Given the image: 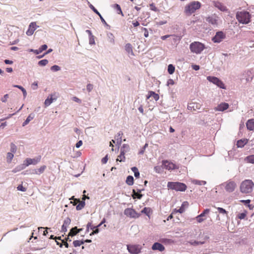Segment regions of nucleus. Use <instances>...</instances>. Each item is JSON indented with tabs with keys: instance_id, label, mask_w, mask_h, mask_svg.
<instances>
[{
	"instance_id": "nucleus-12",
	"label": "nucleus",
	"mask_w": 254,
	"mask_h": 254,
	"mask_svg": "<svg viewBox=\"0 0 254 254\" xmlns=\"http://www.w3.org/2000/svg\"><path fill=\"white\" fill-rule=\"evenodd\" d=\"M41 156H38L35 158H26L23 162L25 167H27L30 165H36L38 164L41 160Z\"/></svg>"
},
{
	"instance_id": "nucleus-34",
	"label": "nucleus",
	"mask_w": 254,
	"mask_h": 254,
	"mask_svg": "<svg viewBox=\"0 0 254 254\" xmlns=\"http://www.w3.org/2000/svg\"><path fill=\"white\" fill-rule=\"evenodd\" d=\"M125 50L128 53L133 55L132 46L130 44L127 43L125 46Z\"/></svg>"
},
{
	"instance_id": "nucleus-40",
	"label": "nucleus",
	"mask_w": 254,
	"mask_h": 254,
	"mask_svg": "<svg viewBox=\"0 0 254 254\" xmlns=\"http://www.w3.org/2000/svg\"><path fill=\"white\" fill-rule=\"evenodd\" d=\"M247 142V140H239L237 141V145L238 147H243Z\"/></svg>"
},
{
	"instance_id": "nucleus-64",
	"label": "nucleus",
	"mask_w": 254,
	"mask_h": 254,
	"mask_svg": "<svg viewBox=\"0 0 254 254\" xmlns=\"http://www.w3.org/2000/svg\"><path fill=\"white\" fill-rule=\"evenodd\" d=\"M47 46L46 44H44L42 45L40 48L39 50H41V52H42L43 51L46 50L47 49Z\"/></svg>"
},
{
	"instance_id": "nucleus-21",
	"label": "nucleus",
	"mask_w": 254,
	"mask_h": 254,
	"mask_svg": "<svg viewBox=\"0 0 254 254\" xmlns=\"http://www.w3.org/2000/svg\"><path fill=\"white\" fill-rule=\"evenodd\" d=\"M153 250H158L160 252H162L165 250L164 246L159 243H155L152 247Z\"/></svg>"
},
{
	"instance_id": "nucleus-57",
	"label": "nucleus",
	"mask_w": 254,
	"mask_h": 254,
	"mask_svg": "<svg viewBox=\"0 0 254 254\" xmlns=\"http://www.w3.org/2000/svg\"><path fill=\"white\" fill-rule=\"evenodd\" d=\"M217 209L218 210V211H219V213H222V214H227V211L225 210V209H223V208H221V207H217Z\"/></svg>"
},
{
	"instance_id": "nucleus-43",
	"label": "nucleus",
	"mask_w": 254,
	"mask_h": 254,
	"mask_svg": "<svg viewBox=\"0 0 254 254\" xmlns=\"http://www.w3.org/2000/svg\"><path fill=\"white\" fill-rule=\"evenodd\" d=\"M114 8L116 9L117 11V12L118 14H121L122 15H123L121 6L118 4H115L114 5Z\"/></svg>"
},
{
	"instance_id": "nucleus-1",
	"label": "nucleus",
	"mask_w": 254,
	"mask_h": 254,
	"mask_svg": "<svg viewBox=\"0 0 254 254\" xmlns=\"http://www.w3.org/2000/svg\"><path fill=\"white\" fill-rule=\"evenodd\" d=\"M254 183L251 180H245L240 184V190L244 194H250L253 191Z\"/></svg>"
},
{
	"instance_id": "nucleus-52",
	"label": "nucleus",
	"mask_w": 254,
	"mask_h": 254,
	"mask_svg": "<svg viewBox=\"0 0 254 254\" xmlns=\"http://www.w3.org/2000/svg\"><path fill=\"white\" fill-rule=\"evenodd\" d=\"M89 3V6L90 7V8L93 10V11L96 13L98 15H100V13L99 12V11L94 7V6L91 4V3H90L89 2H88Z\"/></svg>"
},
{
	"instance_id": "nucleus-61",
	"label": "nucleus",
	"mask_w": 254,
	"mask_h": 254,
	"mask_svg": "<svg viewBox=\"0 0 254 254\" xmlns=\"http://www.w3.org/2000/svg\"><path fill=\"white\" fill-rule=\"evenodd\" d=\"M95 230H93V232L90 234V235H94V234H96L97 233H99V229H98V228L96 227L95 226V228L94 229Z\"/></svg>"
},
{
	"instance_id": "nucleus-7",
	"label": "nucleus",
	"mask_w": 254,
	"mask_h": 254,
	"mask_svg": "<svg viewBox=\"0 0 254 254\" xmlns=\"http://www.w3.org/2000/svg\"><path fill=\"white\" fill-rule=\"evenodd\" d=\"M222 185L224 186L226 191L228 192L234 191L237 187L236 183L232 180H229L224 183Z\"/></svg>"
},
{
	"instance_id": "nucleus-29",
	"label": "nucleus",
	"mask_w": 254,
	"mask_h": 254,
	"mask_svg": "<svg viewBox=\"0 0 254 254\" xmlns=\"http://www.w3.org/2000/svg\"><path fill=\"white\" fill-rule=\"evenodd\" d=\"M122 135L123 133L121 131L119 132L115 137V139L116 140L117 144L118 145H121L122 142Z\"/></svg>"
},
{
	"instance_id": "nucleus-18",
	"label": "nucleus",
	"mask_w": 254,
	"mask_h": 254,
	"mask_svg": "<svg viewBox=\"0 0 254 254\" xmlns=\"http://www.w3.org/2000/svg\"><path fill=\"white\" fill-rule=\"evenodd\" d=\"M209 209H205L202 213H201L200 215L196 217V219L198 223H201L202 222H203L205 219V218H203L202 217H204L206 214L209 213Z\"/></svg>"
},
{
	"instance_id": "nucleus-20",
	"label": "nucleus",
	"mask_w": 254,
	"mask_h": 254,
	"mask_svg": "<svg viewBox=\"0 0 254 254\" xmlns=\"http://www.w3.org/2000/svg\"><path fill=\"white\" fill-rule=\"evenodd\" d=\"M46 168L47 167L46 165L41 166L39 169L33 170L30 174L39 175L44 173Z\"/></svg>"
},
{
	"instance_id": "nucleus-46",
	"label": "nucleus",
	"mask_w": 254,
	"mask_h": 254,
	"mask_svg": "<svg viewBox=\"0 0 254 254\" xmlns=\"http://www.w3.org/2000/svg\"><path fill=\"white\" fill-rule=\"evenodd\" d=\"M154 170L156 173L160 174L163 172V168L161 166H157L154 167Z\"/></svg>"
},
{
	"instance_id": "nucleus-25",
	"label": "nucleus",
	"mask_w": 254,
	"mask_h": 254,
	"mask_svg": "<svg viewBox=\"0 0 254 254\" xmlns=\"http://www.w3.org/2000/svg\"><path fill=\"white\" fill-rule=\"evenodd\" d=\"M70 199H74L75 201L79 202V203L76 206V208L77 210H81L85 205V201L82 200L80 201L79 199H74V196H72Z\"/></svg>"
},
{
	"instance_id": "nucleus-8",
	"label": "nucleus",
	"mask_w": 254,
	"mask_h": 254,
	"mask_svg": "<svg viewBox=\"0 0 254 254\" xmlns=\"http://www.w3.org/2000/svg\"><path fill=\"white\" fill-rule=\"evenodd\" d=\"M124 214L131 218H137L140 216V214L137 213L132 208H127L124 210Z\"/></svg>"
},
{
	"instance_id": "nucleus-16",
	"label": "nucleus",
	"mask_w": 254,
	"mask_h": 254,
	"mask_svg": "<svg viewBox=\"0 0 254 254\" xmlns=\"http://www.w3.org/2000/svg\"><path fill=\"white\" fill-rule=\"evenodd\" d=\"M229 105L228 103L222 102L214 108L215 111L223 112L228 109Z\"/></svg>"
},
{
	"instance_id": "nucleus-13",
	"label": "nucleus",
	"mask_w": 254,
	"mask_h": 254,
	"mask_svg": "<svg viewBox=\"0 0 254 254\" xmlns=\"http://www.w3.org/2000/svg\"><path fill=\"white\" fill-rule=\"evenodd\" d=\"M58 96L56 93L50 94L44 102L45 107L49 106L54 101H56Z\"/></svg>"
},
{
	"instance_id": "nucleus-26",
	"label": "nucleus",
	"mask_w": 254,
	"mask_h": 254,
	"mask_svg": "<svg viewBox=\"0 0 254 254\" xmlns=\"http://www.w3.org/2000/svg\"><path fill=\"white\" fill-rule=\"evenodd\" d=\"M246 126L249 130L254 131V119L249 120L246 123Z\"/></svg>"
},
{
	"instance_id": "nucleus-45",
	"label": "nucleus",
	"mask_w": 254,
	"mask_h": 254,
	"mask_svg": "<svg viewBox=\"0 0 254 254\" xmlns=\"http://www.w3.org/2000/svg\"><path fill=\"white\" fill-rule=\"evenodd\" d=\"M16 150H17L16 146L13 143H10L11 153L14 154L16 152Z\"/></svg>"
},
{
	"instance_id": "nucleus-3",
	"label": "nucleus",
	"mask_w": 254,
	"mask_h": 254,
	"mask_svg": "<svg viewBox=\"0 0 254 254\" xmlns=\"http://www.w3.org/2000/svg\"><path fill=\"white\" fill-rule=\"evenodd\" d=\"M236 17L237 20L241 23L246 24L251 21V15L246 11L237 12Z\"/></svg>"
},
{
	"instance_id": "nucleus-10",
	"label": "nucleus",
	"mask_w": 254,
	"mask_h": 254,
	"mask_svg": "<svg viewBox=\"0 0 254 254\" xmlns=\"http://www.w3.org/2000/svg\"><path fill=\"white\" fill-rule=\"evenodd\" d=\"M207 79L209 81L213 83L214 84L216 85L218 87L222 89H225V85L223 82L219 79H218L217 77L208 76L207 77Z\"/></svg>"
},
{
	"instance_id": "nucleus-42",
	"label": "nucleus",
	"mask_w": 254,
	"mask_h": 254,
	"mask_svg": "<svg viewBox=\"0 0 254 254\" xmlns=\"http://www.w3.org/2000/svg\"><path fill=\"white\" fill-rule=\"evenodd\" d=\"M83 244V241L75 240L73 242V245L75 247H79Z\"/></svg>"
},
{
	"instance_id": "nucleus-55",
	"label": "nucleus",
	"mask_w": 254,
	"mask_h": 254,
	"mask_svg": "<svg viewBox=\"0 0 254 254\" xmlns=\"http://www.w3.org/2000/svg\"><path fill=\"white\" fill-rule=\"evenodd\" d=\"M17 189L18 190H20V191H21L23 192H25L26 191V189L25 188H24L22 185H19L17 187Z\"/></svg>"
},
{
	"instance_id": "nucleus-35",
	"label": "nucleus",
	"mask_w": 254,
	"mask_h": 254,
	"mask_svg": "<svg viewBox=\"0 0 254 254\" xmlns=\"http://www.w3.org/2000/svg\"><path fill=\"white\" fill-rule=\"evenodd\" d=\"M125 154L120 152V154L118 156L116 161L119 162H125Z\"/></svg>"
},
{
	"instance_id": "nucleus-24",
	"label": "nucleus",
	"mask_w": 254,
	"mask_h": 254,
	"mask_svg": "<svg viewBox=\"0 0 254 254\" xmlns=\"http://www.w3.org/2000/svg\"><path fill=\"white\" fill-rule=\"evenodd\" d=\"M200 108V105L199 104L195 103H191L188 105V109L189 110H196L197 109H199Z\"/></svg>"
},
{
	"instance_id": "nucleus-41",
	"label": "nucleus",
	"mask_w": 254,
	"mask_h": 254,
	"mask_svg": "<svg viewBox=\"0 0 254 254\" xmlns=\"http://www.w3.org/2000/svg\"><path fill=\"white\" fill-rule=\"evenodd\" d=\"M175 66L173 64H169L168 66V71L169 73L170 74H173L175 71Z\"/></svg>"
},
{
	"instance_id": "nucleus-14",
	"label": "nucleus",
	"mask_w": 254,
	"mask_h": 254,
	"mask_svg": "<svg viewBox=\"0 0 254 254\" xmlns=\"http://www.w3.org/2000/svg\"><path fill=\"white\" fill-rule=\"evenodd\" d=\"M39 27L37 25L36 22H32L30 23L28 26V29L27 30L26 34L28 36H31L33 34L34 31Z\"/></svg>"
},
{
	"instance_id": "nucleus-15",
	"label": "nucleus",
	"mask_w": 254,
	"mask_h": 254,
	"mask_svg": "<svg viewBox=\"0 0 254 254\" xmlns=\"http://www.w3.org/2000/svg\"><path fill=\"white\" fill-rule=\"evenodd\" d=\"M225 35L223 32H217L215 36L212 38V41L214 43H220L225 38Z\"/></svg>"
},
{
	"instance_id": "nucleus-11",
	"label": "nucleus",
	"mask_w": 254,
	"mask_h": 254,
	"mask_svg": "<svg viewBox=\"0 0 254 254\" xmlns=\"http://www.w3.org/2000/svg\"><path fill=\"white\" fill-rule=\"evenodd\" d=\"M162 163L164 168L169 171L179 168V167H178L175 164L167 160H163L162 161Z\"/></svg>"
},
{
	"instance_id": "nucleus-27",
	"label": "nucleus",
	"mask_w": 254,
	"mask_h": 254,
	"mask_svg": "<svg viewBox=\"0 0 254 254\" xmlns=\"http://www.w3.org/2000/svg\"><path fill=\"white\" fill-rule=\"evenodd\" d=\"M26 168L24 163L22 164L17 166L15 168L12 170V172L15 173L19 172Z\"/></svg>"
},
{
	"instance_id": "nucleus-51",
	"label": "nucleus",
	"mask_w": 254,
	"mask_h": 254,
	"mask_svg": "<svg viewBox=\"0 0 254 254\" xmlns=\"http://www.w3.org/2000/svg\"><path fill=\"white\" fill-rule=\"evenodd\" d=\"M189 243L191 245H198L199 244H204L203 242H198L196 241H191L189 242Z\"/></svg>"
},
{
	"instance_id": "nucleus-54",
	"label": "nucleus",
	"mask_w": 254,
	"mask_h": 254,
	"mask_svg": "<svg viewBox=\"0 0 254 254\" xmlns=\"http://www.w3.org/2000/svg\"><path fill=\"white\" fill-rule=\"evenodd\" d=\"M151 94H152V97H153L155 101H157L159 99V96L158 94L155 93L153 91H151Z\"/></svg>"
},
{
	"instance_id": "nucleus-39",
	"label": "nucleus",
	"mask_w": 254,
	"mask_h": 254,
	"mask_svg": "<svg viewBox=\"0 0 254 254\" xmlns=\"http://www.w3.org/2000/svg\"><path fill=\"white\" fill-rule=\"evenodd\" d=\"M76 231H77V227H76L72 228L70 230V232L68 233V236L73 237V236L76 235L78 233V232H77Z\"/></svg>"
},
{
	"instance_id": "nucleus-17",
	"label": "nucleus",
	"mask_w": 254,
	"mask_h": 254,
	"mask_svg": "<svg viewBox=\"0 0 254 254\" xmlns=\"http://www.w3.org/2000/svg\"><path fill=\"white\" fill-rule=\"evenodd\" d=\"M219 17L215 14L212 15L210 16H208L206 18V21L213 25H217L218 23V21L219 20Z\"/></svg>"
},
{
	"instance_id": "nucleus-19",
	"label": "nucleus",
	"mask_w": 254,
	"mask_h": 254,
	"mask_svg": "<svg viewBox=\"0 0 254 254\" xmlns=\"http://www.w3.org/2000/svg\"><path fill=\"white\" fill-rule=\"evenodd\" d=\"M70 222H71L70 219L69 217H66L64 221V224L62 225L61 231L63 232H66L67 227L70 224Z\"/></svg>"
},
{
	"instance_id": "nucleus-56",
	"label": "nucleus",
	"mask_w": 254,
	"mask_h": 254,
	"mask_svg": "<svg viewBox=\"0 0 254 254\" xmlns=\"http://www.w3.org/2000/svg\"><path fill=\"white\" fill-rule=\"evenodd\" d=\"M93 85L91 84H90V83L88 84L86 86V89L88 92H91L92 91V90L93 89Z\"/></svg>"
},
{
	"instance_id": "nucleus-59",
	"label": "nucleus",
	"mask_w": 254,
	"mask_h": 254,
	"mask_svg": "<svg viewBox=\"0 0 254 254\" xmlns=\"http://www.w3.org/2000/svg\"><path fill=\"white\" fill-rule=\"evenodd\" d=\"M8 95L7 94L4 95V96L1 98V101L2 102H6L7 101V99L8 98Z\"/></svg>"
},
{
	"instance_id": "nucleus-60",
	"label": "nucleus",
	"mask_w": 254,
	"mask_h": 254,
	"mask_svg": "<svg viewBox=\"0 0 254 254\" xmlns=\"http://www.w3.org/2000/svg\"><path fill=\"white\" fill-rule=\"evenodd\" d=\"M72 100L73 101H74V102L78 103H81V100L79 98H78V97H75H75H73L72 98Z\"/></svg>"
},
{
	"instance_id": "nucleus-62",
	"label": "nucleus",
	"mask_w": 254,
	"mask_h": 254,
	"mask_svg": "<svg viewBox=\"0 0 254 254\" xmlns=\"http://www.w3.org/2000/svg\"><path fill=\"white\" fill-rule=\"evenodd\" d=\"M108 155H107L105 157H104L102 159V163L103 164H106L107 161H108Z\"/></svg>"
},
{
	"instance_id": "nucleus-9",
	"label": "nucleus",
	"mask_w": 254,
	"mask_h": 254,
	"mask_svg": "<svg viewBox=\"0 0 254 254\" xmlns=\"http://www.w3.org/2000/svg\"><path fill=\"white\" fill-rule=\"evenodd\" d=\"M253 77V72L250 70H247L243 72L241 80H245L247 83H249L252 81Z\"/></svg>"
},
{
	"instance_id": "nucleus-22",
	"label": "nucleus",
	"mask_w": 254,
	"mask_h": 254,
	"mask_svg": "<svg viewBox=\"0 0 254 254\" xmlns=\"http://www.w3.org/2000/svg\"><path fill=\"white\" fill-rule=\"evenodd\" d=\"M188 206V202L187 201H184L182 204L181 207L178 210L175 209L174 211L176 212H179L180 213H182L185 211L186 208H187Z\"/></svg>"
},
{
	"instance_id": "nucleus-31",
	"label": "nucleus",
	"mask_w": 254,
	"mask_h": 254,
	"mask_svg": "<svg viewBox=\"0 0 254 254\" xmlns=\"http://www.w3.org/2000/svg\"><path fill=\"white\" fill-rule=\"evenodd\" d=\"M152 212V210L150 207H144L141 211V213L146 214L149 218H150V213Z\"/></svg>"
},
{
	"instance_id": "nucleus-2",
	"label": "nucleus",
	"mask_w": 254,
	"mask_h": 254,
	"mask_svg": "<svg viewBox=\"0 0 254 254\" xmlns=\"http://www.w3.org/2000/svg\"><path fill=\"white\" fill-rule=\"evenodd\" d=\"M201 6V3L198 1H192L185 6L184 12L186 15H190L196 10L199 9Z\"/></svg>"
},
{
	"instance_id": "nucleus-38",
	"label": "nucleus",
	"mask_w": 254,
	"mask_h": 254,
	"mask_svg": "<svg viewBox=\"0 0 254 254\" xmlns=\"http://www.w3.org/2000/svg\"><path fill=\"white\" fill-rule=\"evenodd\" d=\"M126 183L129 186H132L133 184V178L131 176H128L126 179Z\"/></svg>"
},
{
	"instance_id": "nucleus-37",
	"label": "nucleus",
	"mask_w": 254,
	"mask_h": 254,
	"mask_svg": "<svg viewBox=\"0 0 254 254\" xmlns=\"http://www.w3.org/2000/svg\"><path fill=\"white\" fill-rule=\"evenodd\" d=\"M191 182L195 185H205L206 184V182L204 181H199L197 180H193L191 181Z\"/></svg>"
},
{
	"instance_id": "nucleus-28",
	"label": "nucleus",
	"mask_w": 254,
	"mask_h": 254,
	"mask_svg": "<svg viewBox=\"0 0 254 254\" xmlns=\"http://www.w3.org/2000/svg\"><path fill=\"white\" fill-rule=\"evenodd\" d=\"M129 150L130 147L129 145L127 144H124L121 148L120 152L125 154L126 153L128 152L129 151Z\"/></svg>"
},
{
	"instance_id": "nucleus-63",
	"label": "nucleus",
	"mask_w": 254,
	"mask_h": 254,
	"mask_svg": "<svg viewBox=\"0 0 254 254\" xmlns=\"http://www.w3.org/2000/svg\"><path fill=\"white\" fill-rule=\"evenodd\" d=\"M32 87L33 88V89L34 90H36L37 89V87H38V83L37 82H34V83H32Z\"/></svg>"
},
{
	"instance_id": "nucleus-32",
	"label": "nucleus",
	"mask_w": 254,
	"mask_h": 254,
	"mask_svg": "<svg viewBox=\"0 0 254 254\" xmlns=\"http://www.w3.org/2000/svg\"><path fill=\"white\" fill-rule=\"evenodd\" d=\"M141 190H138L137 192H136L134 190H133V194L132 195L133 198L137 197L138 199H141L142 196V194H140L139 192H141Z\"/></svg>"
},
{
	"instance_id": "nucleus-4",
	"label": "nucleus",
	"mask_w": 254,
	"mask_h": 254,
	"mask_svg": "<svg viewBox=\"0 0 254 254\" xmlns=\"http://www.w3.org/2000/svg\"><path fill=\"white\" fill-rule=\"evenodd\" d=\"M205 48L204 45L199 42H193L190 45V51L196 54H200Z\"/></svg>"
},
{
	"instance_id": "nucleus-48",
	"label": "nucleus",
	"mask_w": 254,
	"mask_h": 254,
	"mask_svg": "<svg viewBox=\"0 0 254 254\" xmlns=\"http://www.w3.org/2000/svg\"><path fill=\"white\" fill-rule=\"evenodd\" d=\"M51 70L53 71H58L61 70V67L57 65H54L51 67Z\"/></svg>"
},
{
	"instance_id": "nucleus-53",
	"label": "nucleus",
	"mask_w": 254,
	"mask_h": 254,
	"mask_svg": "<svg viewBox=\"0 0 254 254\" xmlns=\"http://www.w3.org/2000/svg\"><path fill=\"white\" fill-rule=\"evenodd\" d=\"M89 44L90 45H94L95 44L94 36L93 35L89 37Z\"/></svg>"
},
{
	"instance_id": "nucleus-5",
	"label": "nucleus",
	"mask_w": 254,
	"mask_h": 254,
	"mask_svg": "<svg viewBox=\"0 0 254 254\" xmlns=\"http://www.w3.org/2000/svg\"><path fill=\"white\" fill-rule=\"evenodd\" d=\"M167 187L171 190L181 191H185L187 189V186L185 184L180 182H168Z\"/></svg>"
},
{
	"instance_id": "nucleus-33",
	"label": "nucleus",
	"mask_w": 254,
	"mask_h": 254,
	"mask_svg": "<svg viewBox=\"0 0 254 254\" xmlns=\"http://www.w3.org/2000/svg\"><path fill=\"white\" fill-rule=\"evenodd\" d=\"M34 117V115H33L32 114H30L28 116V117L27 118L26 120L23 122V123L22 124V126L24 127L25 126L27 125L33 119Z\"/></svg>"
},
{
	"instance_id": "nucleus-49",
	"label": "nucleus",
	"mask_w": 254,
	"mask_h": 254,
	"mask_svg": "<svg viewBox=\"0 0 254 254\" xmlns=\"http://www.w3.org/2000/svg\"><path fill=\"white\" fill-rule=\"evenodd\" d=\"M247 215V211H245L243 213H239L238 215H237V217L239 219H243L245 218V217Z\"/></svg>"
},
{
	"instance_id": "nucleus-36",
	"label": "nucleus",
	"mask_w": 254,
	"mask_h": 254,
	"mask_svg": "<svg viewBox=\"0 0 254 254\" xmlns=\"http://www.w3.org/2000/svg\"><path fill=\"white\" fill-rule=\"evenodd\" d=\"M14 157V154L11 152H8L6 155V161L8 163H10Z\"/></svg>"
},
{
	"instance_id": "nucleus-30",
	"label": "nucleus",
	"mask_w": 254,
	"mask_h": 254,
	"mask_svg": "<svg viewBox=\"0 0 254 254\" xmlns=\"http://www.w3.org/2000/svg\"><path fill=\"white\" fill-rule=\"evenodd\" d=\"M107 38H108V40L109 42L112 44H115V37H114V35L112 33L108 32L107 34Z\"/></svg>"
},
{
	"instance_id": "nucleus-23",
	"label": "nucleus",
	"mask_w": 254,
	"mask_h": 254,
	"mask_svg": "<svg viewBox=\"0 0 254 254\" xmlns=\"http://www.w3.org/2000/svg\"><path fill=\"white\" fill-rule=\"evenodd\" d=\"M213 4L216 7L222 11H226L227 10L226 7L220 2L214 1Z\"/></svg>"
},
{
	"instance_id": "nucleus-44",
	"label": "nucleus",
	"mask_w": 254,
	"mask_h": 254,
	"mask_svg": "<svg viewBox=\"0 0 254 254\" xmlns=\"http://www.w3.org/2000/svg\"><path fill=\"white\" fill-rule=\"evenodd\" d=\"M132 171L134 173V175L135 177L138 178L139 176V172L137 169V168L135 167H133L131 168Z\"/></svg>"
},
{
	"instance_id": "nucleus-47",
	"label": "nucleus",
	"mask_w": 254,
	"mask_h": 254,
	"mask_svg": "<svg viewBox=\"0 0 254 254\" xmlns=\"http://www.w3.org/2000/svg\"><path fill=\"white\" fill-rule=\"evenodd\" d=\"M48 63V61L46 59L42 60L38 62V64L41 66H45Z\"/></svg>"
},
{
	"instance_id": "nucleus-50",
	"label": "nucleus",
	"mask_w": 254,
	"mask_h": 254,
	"mask_svg": "<svg viewBox=\"0 0 254 254\" xmlns=\"http://www.w3.org/2000/svg\"><path fill=\"white\" fill-rule=\"evenodd\" d=\"M247 159L248 162L254 164V155L248 156Z\"/></svg>"
},
{
	"instance_id": "nucleus-58",
	"label": "nucleus",
	"mask_w": 254,
	"mask_h": 254,
	"mask_svg": "<svg viewBox=\"0 0 254 254\" xmlns=\"http://www.w3.org/2000/svg\"><path fill=\"white\" fill-rule=\"evenodd\" d=\"M148 146V144L146 143L144 146L139 151V154H143L145 151L146 148Z\"/></svg>"
},
{
	"instance_id": "nucleus-6",
	"label": "nucleus",
	"mask_w": 254,
	"mask_h": 254,
	"mask_svg": "<svg viewBox=\"0 0 254 254\" xmlns=\"http://www.w3.org/2000/svg\"><path fill=\"white\" fill-rule=\"evenodd\" d=\"M127 250L130 254H139L141 253L142 247L140 245L129 244L127 246Z\"/></svg>"
}]
</instances>
